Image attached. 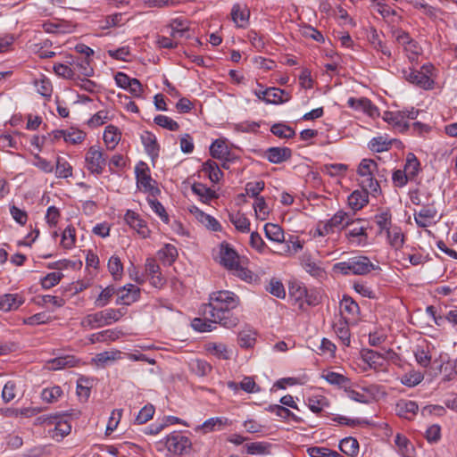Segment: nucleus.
Wrapping results in <instances>:
<instances>
[{"label":"nucleus","mask_w":457,"mask_h":457,"mask_svg":"<svg viewBox=\"0 0 457 457\" xmlns=\"http://www.w3.org/2000/svg\"><path fill=\"white\" fill-rule=\"evenodd\" d=\"M239 297L233 292L220 290L210 295L209 303L203 304L201 313L205 318L227 328L236 327L239 320L231 312L239 304Z\"/></svg>","instance_id":"f257e3e1"},{"label":"nucleus","mask_w":457,"mask_h":457,"mask_svg":"<svg viewBox=\"0 0 457 457\" xmlns=\"http://www.w3.org/2000/svg\"><path fill=\"white\" fill-rule=\"evenodd\" d=\"M357 173L361 188L368 190L373 196L380 194L378 179H386L387 170L386 169L380 170L374 160L363 159L359 164Z\"/></svg>","instance_id":"f03ea898"},{"label":"nucleus","mask_w":457,"mask_h":457,"mask_svg":"<svg viewBox=\"0 0 457 457\" xmlns=\"http://www.w3.org/2000/svg\"><path fill=\"white\" fill-rule=\"evenodd\" d=\"M333 269L343 275L365 276L372 270H380V267L374 264L368 256L356 255L346 261L337 262Z\"/></svg>","instance_id":"7ed1b4c3"},{"label":"nucleus","mask_w":457,"mask_h":457,"mask_svg":"<svg viewBox=\"0 0 457 457\" xmlns=\"http://www.w3.org/2000/svg\"><path fill=\"white\" fill-rule=\"evenodd\" d=\"M127 310L124 308H109L95 313L87 314L80 322L81 327L89 329H95L104 326H109L113 322L119 321L125 314Z\"/></svg>","instance_id":"20e7f679"},{"label":"nucleus","mask_w":457,"mask_h":457,"mask_svg":"<svg viewBox=\"0 0 457 457\" xmlns=\"http://www.w3.org/2000/svg\"><path fill=\"white\" fill-rule=\"evenodd\" d=\"M434 70V66L428 63L422 65L420 71L409 68L408 70H403L402 73L403 79L409 83L424 90H430L435 85V81L432 79Z\"/></svg>","instance_id":"39448f33"},{"label":"nucleus","mask_w":457,"mask_h":457,"mask_svg":"<svg viewBox=\"0 0 457 457\" xmlns=\"http://www.w3.org/2000/svg\"><path fill=\"white\" fill-rule=\"evenodd\" d=\"M395 40L403 48L411 62H417L419 56L422 53L421 47L419 44L411 37L409 33L399 29L395 32Z\"/></svg>","instance_id":"423d86ee"},{"label":"nucleus","mask_w":457,"mask_h":457,"mask_svg":"<svg viewBox=\"0 0 457 457\" xmlns=\"http://www.w3.org/2000/svg\"><path fill=\"white\" fill-rule=\"evenodd\" d=\"M164 440L166 449L172 454H185L192 446L191 440L179 432L168 435Z\"/></svg>","instance_id":"0eeeda50"},{"label":"nucleus","mask_w":457,"mask_h":457,"mask_svg":"<svg viewBox=\"0 0 457 457\" xmlns=\"http://www.w3.org/2000/svg\"><path fill=\"white\" fill-rule=\"evenodd\" d=\"M137 187L145 192H150L153 195L158 194L160 190L154 187L155 181L151 178L150 170L144 162H140L135 169Z\"/></svg>","instance_id":"6e6552de"},{"label":"nucleus","mask_w":457,"mask_h":457,"mask_svg":"<svg viewBox=\"0 0 457 457\" xmlns=\"http://www.w3.org/2000/svg\"><path fill=\"white\" fill-rule=\"evenodd\" d=\"M87 169L94 174H101L106 165L104 153L96 146H91L85 157Z\"/></svg>","instance_id":"1a4fd4ad"},{"label":"nucleus","mask_w":457,"mask_h":457,"mask_svg":"<svg viewBox=\"0 0 457 457\" xmlns=\"http://www.w3.org/2000/svg\"><path fill=\"white\" fill-rule=\"evenodd\" d=\"M414 220L419 228H427L437 222V210L433 204L423 206L420 211H414Z\"/></svg>","instance_id":"9d476101"},{"label":"nucleus","mask_w":457,"mask_h":457,"mask_svg":"<svg viewBox=\"0 0 457 457\" xmlns=\"http://www.w3.org/2000/svg\"><path fill=\"white\" fill-rule=\"evenodd\" d=\"M220 263L228 270L237 267L241 262L240 256L228 243H221L220 246Z\"/></svg>","instance_id":"9b49d317"},{"label":"nucleus","mask_w":457,"mask_h":457,"mask_svg":"<svg viewBox=\"0 0 457 457\" xmlns=\"http://www.w3.org/2000/svg\"><path fill=\"white\" fill-rule=\"evenodd\" d=\"M124 220L132 229L136 230L141 237L146 238L149 237L150 230L146 222L136 212L128 210L125 213Z\"/></svg>","instance_id":"f8f14e48"},{"label":"nucleus","mask_w":457,"mask_h":457,"mask_svg":"<svg viewBox=\"0 0 457 457\" xmlns=\"http://www.w3.org/2000/svg\"><path fill=\"white\" fill-rule=\"evenodd\" d=\"M346 225L349 226V229L346 233V237L349 241L357 245H364L367 243V233L366 228L361 225V221H346Z\"/></svg>","instance_id":"ddd939ff"},{"label":"nucleus","mask_w":457,"mask_h":457,"mask_svg":"<svg viewBox=\"0 0 457 457\" xmlns=\"http://www.w3.org/2000/svg\"><path fill=\"white\" fill-rule=\"evenodd\" d=\"M116 303L129 305L137 302L140 296V289L133 284H128L117 291Z\"/></svg>","instance_id":"4468645a"},{"label":"nucleus","mask_w":457,"mask_h":457,"mask_svg":"<svg viewBox=\"0 0 457 457\" xmlns=\"http://www.w3.org/2000/svg\"><path fill=\"white\" fill-rule=\"evenodd\" d=\"M205 351L220 360H230L233 351L230 347L221 342H208L204 345Z\"/></svg>","instance_id":"2eb2a0df"},{"label":"nucleus","mask_w":457,"mask_h":457,"mask_svg":"<svg viewBox=\"0 0 457 457\" xmlns=\"http://www.w3.org/2000/svg\"><path fill=\"white\" fill-rule=\"evenodd\" d=\"M228 425H230V421L228 418L213 417L206 420L202 425L195 428V430L208 434L213 431H220Z\"/></svg>","instance_id":"dca6fc26"},{"label":"nucleus","mask_w":457,"mask_h":457,"mask_svg":"<svg viewBox=\"0 0 457 457\" xmlns=\"http://www.w3.org/2000/svg\"><path fill=\"white\" fill-rule=\"evenodd\" d=\"M383 120L400 132L406 131L410 126L408 120H404L402 111L385 112Z\"/></svg>","instance_id":"f3484780"},{"label":"nucleus","mask_w":457,"mask_h":457,"mask_svg":"<svg viewBox=\"0 0 457 457\" xmlns=\"http://www.w3.org/2000/svg\"><path fill=\"white\" fill-rule=\"evenodd\" d=\"M250 11L245 4H235L231 9V19L238 28L248 25Z\"/></svg>","instance_id":"a211bd4d"},{"label":"nucleus","mask_w":457,"mask_h":457,"mask_svg":"<svg viewBox=\"0 0 457 457\" xmlns=\"http://www.w3.org/2000/svg\"><path fill=\"white\" fill-rule=\"evenodd\" d=\"M0 311L10 312L17 310L25 302L24 297L20 294H4L0 295Z\"/></svg>","instance_id":"6ab92c4d"},{"label":"nucleus","mask_w":457,"mask_h":457,"mask_svg":"<svg viewBox=\"0 0 457 457\" xmlns=\"http://www.w3.org/2000/svg\"><path fill=\"white\" fill-rule=\"evenodd\" d=\"M419 406L414 401L402 399L396 403L395 411L399 417L412 420L417 411Z\"/></svg>","instance_id":"aec40b11"},{"label":"nucleus","mask_w":457,"mask_h":457,"mask_svg":"<svg viewBox=\"0 0 457 457\" xmlns=\"http://www.w3.org/2000/svg\"><path fill=\"white\" fill-rule=\"evenodd\" d=\"M292 151L288 147H270L265 152V156L271 163H281L291 158Z\"/></svg>","instance_id":"412c9836"},{"label":"nucleus","mask_w":457,"mask_h":457,"mask_svg":"<svg viewBox=\"0 0 457 457\" xmlns=\"http://www.w3.org/2000/svg\"><path fill=\"white\" fill-rule=\"evenodd\" d=\"M191 212L195 214L196 220L207 229L214 232L221 231L222 227L214 217L204 212L196 207H195V210H192Z\"/></svg>","instance_id":"4be33fe9"},{"label":"nucleus","mask_w":457,"mask_h":457,"mask_svg":"<svg viewBox=\"0 0 457 457\" xmlns=\"http://www.w3.org/2000/svg\"><path fill=\"white\" fill-rule=\"evenodd\" d=\"M396 452L402 457H413L415 449L412 443L403 435L397 434L395 437Z\"/></svg>","instance_id":"5701e85b"},{"label":"nucleus","mask_w":457,"mask_h":457,"mask_svg":"<svg viewBox=\"0 0 457 457\" xmlns=\"http://www.w3.org/2000/svg\"><path fill=\"white\" fill-rule=\"evenodd\" d=\"M341 319H354L359 312V305L350 296H344L340 302Z\"/></svg>","instance_id":"b1692460"},{"label":"nucleus","mask_w":457,"mask_h":457,"mask_svg":"<svg viewBox=\"0 0 457 457\" xmlns=\"http://www.w3.org/2000/svg\"><path fill=\"white\" fill-rule=\"evenodd\" d=\"M266 95L267 97H264L266 104H279L287 103L291 99L288 92L278 87H269Z\"/></svg>","instance_id":"393cba45"},{"label":"nucleus","mask_w":457,"mask_h":457,"mask_svg":"<svg viewBox=\"0 0 457 457\" xmlns=\"http://www.w3.org/2000/svg\"><path fill=\"white\" fill-rule=\"evenodd\" d=\"M170 37L176 38L178 37H187L186 34L189 30V22L183 18H175L170 21Z\"/></svg>","instance_id":"a878e982"},{"label":"nucleus","mask_w":457,"mask_h":457,"mask_svg":"<svg viewBox=\"0 0 457 457\" xmlns=\"http://www.w3.org/2000/svg\"><path fill=\"white\" fill-rule=\"evenodd\" d=\"M141 141L145 146V152L152 157H157L159 154V145L154 134L145 131L141 135Z\"/></svg>","instance_id":"bb28decb"},{"label":"nucleus","mask_w":457,"mask_h":457,"mask_svg":"<svg viewBox=\"0 0 457 457\" xmlns=\"http://www.w3.org/2000/svg\"><path fill=\"white\" fill-rule=\"evenodd\" d=\"M121 138V133L114 125H108L104 132V141L108 149H114Z\"/></svg>","instance_id":"cd10ccee"},{"label":"nucleus","mask_w":457,"mask_h":457,"mask_svg":"<svg viewBox=\"0 0 457 457\" xmlns=\"http://www.w3.org/2000/svg\"><path fill=\"white\" fill-rule=\"evenodd\" d=\"M79 363V360L73 355L59 356L49 361L51 370H62L65 368L75 367Z\"/></svg>","instance_id":"c85d7f7f"},{"label":"nucleus","mask_w":457,"mask_h":457,"mask_svg":"<svg viewBox=\"0 0 457 457\" xmlns=\"http://www.w3.org/2000/svg\"><path fill=\"white\" fill-rule=\"evenodd\" d=\"M334 330L342 344L349 346L351 343V334L347 320L340 318L338 321L334 324Z\"/></svg>","instance_id":"c756f323"},{"label":"nucleus","mask_w":457,"mask_h":457,"mask_svg":"<svg viewBox=\"0 0 457 457\" xmlns=\"http://www.w3.org/2000/svg\"><path fill=\"white\" fill-rule=\"evenodd\" d=\"M121 358V352L119 350H111L104 351L103 353H97L93 359L92 361L101 367H104L110 362L115 361Z\"/></svg>","instance_id":"7c9ffc66"},{"label":"nucleus","mask_w":457,"mask_h":457,"mask_svg":"<svg viewBox=\"0 0 457 457\" xmlns=\"http://www.w3.org/2000/svg\"><path fill=\"white\" fill-rule=\"evenodd\" d=\"M370 194L368 190H355L348 196V204L353 210L361 209L369 201L368 195Z\"/></svg>","instance_id":"2f4dec72"},{"label":"nucleus","mask_w":457,"mask_h":457,"mask_svg":"<svg viewBox=\"0 0 457 457\" xmlns=\"http://www.w3.org/2000/svg\"><path fill=\"white\" fill-rule=\"evenodd\" d=\"M389 245L395 250H399L404 244V235L402 228L393 226L386 231Z\"/></svg>","instance_id":"473e14b6"},{"label":"nucleus","mask_w":457,"mask_h":457,"mask_svg":"<svg viewBox=\"0 0 457 457\" xmlns=\"http://www.w3.org/2000/svg\"><path fill=\"white\" fill-rule=\"evenodd\" d=\"M120 332L113 329H106L101 332L91 334L88 340L91 344L106 343L115 341L119 338Z\"/></svg>","instance_id":"72a5a7b5"},{"label":"nucleus","mask_w":457,"mask_h":457,"mask_svg":"<svg viewBox=\"0 0 457 457\" xmlns=\"http://www.w3.org/2000/svg\"><path fill=\"white\" fill-rule=\"evenodd\" d=\"M228 218L230 222L239 232L247 233L250 231V220L245 217L244 213L239 212H232L228 214Z\"/></svg>","instance_id":"f704fd0d"},{"label":"nucleus","mask_w":457,"mask_h":457,"mask_svg":"<svg viewBox=\"0 0 457 457\" xmlns=\"http://www.w3.org/2000/svg\"><path fill=\"white\" fill-rule=\"evenodd\" d=\"M71 427L67 421L59 420L55 423L54 428L48 430V434L53 439L61 441L71 433Z\"/></svg>","instance_id":"c9c22d12"},{"label":"nucleus","mask_w":457,"mask_h":457,"mask_svg":"<svg viewBox=\"0 0 457 457\" xmlns=\"http://www.w3.org/2000/svg\"><path fill=\"white\" fill-rule=\"evenodd\" d=\"M368 145L372 152L381 153L391 148L392 140L387 136H378L373 137Z\"/></svg>","instance_id":"e433bc0d"},{"label":"nucleus","mask_w":457,"mask_h":457,"mask_svg":"<svg viewBox=\"0 0 457 457\" xmlns=\"http://www.w3.org/2000/svg\"><path fill=\"white\" fill-rule=\"evenodd\" d=\"M159 259L167 265H171L178 257L177 248L170 244H166L157 253Z\"/></svg>","instance_id":"4c0bfd02"},{"label":"nucleus","mask_w":457,"mask_h":457,"mask_svg":"<svg viewBox=\"0 0 457 457\" xmlns=\"http://www.w3.org/2000/svg\"><path fill=\"white\" fill-rule=\"evenodd\" d=\"M339 449L345 454L353 457L359 453V443L352 436L345 437L340 441Z\"/></svg>","instance_id":"58836bf2"},{"label":"nucleus","mask_w":457,"mask_h":457,"mask_svg":"<svg viewBox=\"0 0 457 457\" xmlns=\"http://www.w3.org/2000/svg\"><path fill=\"white\" fill-rule=\"evenodd\" d=\"M203 171L208 175L210 180L213 183H218L223 175L218 164L212 160H208L204 163Z\"/></svg>","instance_id":"ea45409f"},{"label":"nucleus","mask_w":457,"mask_h":457,"mask_svg":"<svg viewBox=\"0 0 457 457\" xmlns=\"http://www.w3.org/2000/svg\"><path fill=\"white\" fill-rule=\"evenodd\" d=\"M264 230L266 237L270 241L281 243L285 239L283 229L277 224L267 223Z\"/></svg>","instance_id":"a19ab883"},{"label":"nucleus","mask_w":457,"mask_h":457,"mask_svg":"<svg viewBox=\"0 0 457 457\" xmlns=\"http://www.w3.org/2000/svg\"><path fill=\"white\" fill-rule=\"evenodd\" d=\"M321 377L329 384L336 385L340 387L346 388L350 384V380L346 377L334 371L323 372Z\"/></svg>","instance_id":"79ce46f5"},{"label":"nucleus","mask_w":457,"mask_h":457,"mask_svg":"<svg viewBox=\"0 0 457 457\" xmlns=\"http://www.w3.org/2000/svg\"><path fill=\"white\" fill-rule=\"evenodd\" d=\"M420 163L412 153H409L406 156V162L404 165V171L410 177V179H413L420 171Z\"/></svg>","instance_id":"37998d69"},{"label":"nucleus","mask_w":457,"mask_h":457,"mask_svg":"<svg viewBox=\"0 0 457 457\" xmlns=\"http://www.w3.org/2000/svg\"><path fill=\"white\" fill-rule=\"evenodd\" d=\"M216 321L205 318H195L192 321V327L195 330L199 332H209L216 328Z\"/></svg>","instance_id":"c03bdc74"},{"label":"nucleus","mask_w":457,"mask_h":457,"mask_svg":"<svg viewBox=\"0 0 457 457\" xmlns=\"http://www.w3.org/2000/svg\"><path fill=\"white\" fill-rule=\"evenodd\" d=\"M76 244V229L70 225L62 233L61 245L65 249H71Z\"/></svg>","instance_id":"a18cd8bd"},{"label":"nucleus","mask_w":457,"mask_h":457,"mask_svg":"<svg viewBox=\"0 0 457 457\" xmlns=\"http://www.w3.org/2000/svg\"><path fill=\"white\" fill-rule=\"evenodd\" d=\"M270 445L266 442H253L246 444L245 449L246 453L251 455H263L270 453Z\"/></svg>","instance_id":"49530a36"},{"label":"nucleus","mask_w":457,"mask_h":457,"mask_svg":"<svg viewBox=\"0 0 457 457\" xmlns=\"http://www.w3.org/2000/svg\"><path fill=\"white\" fill-rule=\"evenodd\" d=\"M55 175L60 179H67L71 177V165L65 159L58 157L56 160Z\"/></svg>","instance_id":"de8ad7c7"},{"label":"nucleus","mask_w":457,"mask_h":457,"mask_svg":"<svg viewBox=\"0 0 457 457\" xmlns=\"http://www.w3.org/2000/svg\"><path fill=\"white\" fill-rule=\"evenodd\" d=\"M60 133L62 134L63 138L66 142L71 143V144H79L81 143L86 137V133L82 130L77 129H70L68 130H62Z\"/></svg>","instance_id":"09e8293b"},{"label":"nucleus","mask_w":457,"mask_h":457,"mask_svg":"<svg viewBox=\"0 0 457 457\" xmlns=\"http://www.w3.org/2000/svg\"><path fill=\"white\" fill-rule=\"evenodd\" d=\"M394 352L392 350L384 351L383 353L377 352L374 350H368L364 355V360L371 364H379L380 360H386L389 357V355L393 354Z\"/></svg>","instance_id":"8fccbe9b"},{"label":"nucleus","mask_w":457,"mask_h":457,"mask_svg":"<svg viewBox=\"0 0 457 457\" xmlns=\"http://www.w3.org/2000/svg\"><path fill=\"white\" fill-rule=\"evenodd\" d=\"M256 333L251 328H245L238 334V344L241 347L249 348L255 343Z\"/></svg>","instance_id":"3c124183"},{"label":"nucleus","mask_w":457,"mask_h":457,"mask_svg":"<svg viewBox=\"0 0 457 457\" xmlns=\"http://www.w3.org/2000/svg\"><path fill=\"white\" fill-rule=\"evenodd\" d=\"M416 361L422 367L427 368L430 365L431 355L429 353L428 346H417L414 352Z\"/></svg>","instance_id":"603ef678"},{"label":"nucleus","mask_w":457,"mask_h":457,"mask_svg":"<svg viewBox=\"0 0 457 457\" xmlns=\"http://www.w3.org/2000/svg\"><path fill=\"white\" fill-rule=\"evenodd\" d=\"M62 395V389L59 386L45 388L41 393L43 401L48 403H55Z\"/></svg>","instance_id":"864d4df0"},{"label":"nucleus","mask_w":457,"mask_h":457,"mask_svg":"<svg viewBox=\"0 0 457 457\" xmlns=\"http://www.w3.org/2000/svg\"><path fill=\"white\" fill-rule=\"evenodd\" d=\"M424 378L420 371L411 370L401 378V383L406 386L413 387L419 385Z\"/></svg>","instance_id":"5fc2aeb1"},{"label":"nucleus","mask_w":457,"mask_h":457,"mask_svg":"<svg viewBox=\"0 0 457 457\" xmlns=\"http://www.w3.org/2000/svg\"><path fill=\"white\" fill-rule=\"evenodd\" d=\"M307 453L311 457H344L337 451L320 446L310 447Z\"/></svg>","instance_id":"6e6d98bb"},{"label":"nucleus","mask_w":457,"mask_h":457,"mask_svg":"<svg viewBox=\"0 0 457 457\" xmlns=\"http://www.w3.org/2000/svg\"><path fill=\"white\" fill-rule=\"evenodd\" d=\"M211 155L216 159H223L228 154V147L223 140H215L210 147Z\"/></svg>","instance_id":"4d7b16f0"},{"label":"nucleus","mask_w":457,"mask_h":457,"mask_svg":"<svg viewBox=\"0 0 457 457\" xmlns=\"http://www.w3.org/2000/svg\"><path fill=\"white\" fill-rule=\"evenodd\" d=\"M270 131L280 138H291L295 134V130L291 127L281 123L274 124L270 128Z\"/></svg>","instance_id":"13d9d810"},{"label":"nucleus","mask_w":457,"mask_h":457,"mask_svg":"<svg viewBox=\"0 0 457 457\" xmlns=\"http://www.w3.org/2000/svg\"><path fill=\"white\" fill-rule=\"evenodd\" d=\"M192 191L195 195H199L204 200V202H207L216 197L215 192L211 188L206 187L202 183H195L192 186Z\"/></svg>","instance_id":"bf43d9fd"},{"label":"nucleus","mask_w":457,"mask_h":457,"mask_svg":"<svg viewBox=\"0 0 457 457\" xmlns=\"http://www.w3.org/2000/svg\"><path fill=\"white\" fill-rule=\"evenodd\" d=\"M108 270L114 279H118L121 277L123 271V265L120 262V257H118L117 255H112L109 259Z\"/></svg>","instance_id":"052dcab7"},{"label":"nucleus","mask_w":457,"mask_h":457,"mask_svg":"<svg viewBox=\"0 0 457 457\" xmlns=\"http://www.w3.org/2000/svg\"><path fill=\"white\" fill-rule=\"evenodd\" d=\"M154 120L156 125L170 131H177L179 129V125L177 121L165 115H157Z\"/></svg>","instance_id":"680f3d73"},{"label":"nucleus","mask_w":457,"mask_h":457,"mask_svg":"<svg viewBox=\"0 0 457 457\" xmlns=\"http://www.w3.org/2000/svg\"><path fill=\"white\" fill-rule=\"evenodd\" d=\"M63 274L59 271L50 272L41 279V286L45 289H49L56 286L62 278Z\"/></svg>","instance_id":"e2e57ef3"},{"label":"nucleus","mask_w":457,"mask_h":457,"mask_svg":"<svg viewBox=\"0 0 457 457\" xmlns=\"http://www.w3.org/2000/svg\"><path fill=\"white\" fill-rule=\"evenodd\" d=\"M147 202L153 212H154L164 223H169V215L167 214L164 206L154 198H148Z\"/></svg>","instance_id":"0e129e2a"},{"label":"nucleus","mask_w":457,"mask_h":457,"mask_svg":"<svg viewBox=\"0 0 457 457\" xmlns=\"http://www.w3.org/2000/svg\"><path fill=\"white\" fill-rule=\"evenodd\" d=\"M73 71L79 72L81 75L89 77L93 74V69L90 66L89 59L84 58L77 60L73 62Z\"/></svg>","instance_id":"69168bd1"},{"label":"nucleus","mask_w":457,"mask_h":457,"mask_svg":"<svg viewBox=\"0 0 457 457\" xmlns=\"http://www.w3.org/2000/svg\"><path fill=\"white\" fill-rule=\"evenodd\" d=\"M328 405L326 397L322 395L313 396L308 398V407L314 413L320 412L325 406Z\"/></svg>","instance_id":"338daca9"},{"label":"nucleus","mask_w":457,"mask_h":457,"mask_svg":"<svg viewBox=\"0 0 457 457\" xmlns=\"http://www.w3.org/2000/svg\"><path fill=\"white\" fill-rule=\"evenodd\" d=\"M116 293V290L113 287H107L102 290L99 294L98 297L96 299L95 304L97 307H104L107 305L112 298V296Z\"/></svg>","instance_id":"774afa93"}]
</instances>
